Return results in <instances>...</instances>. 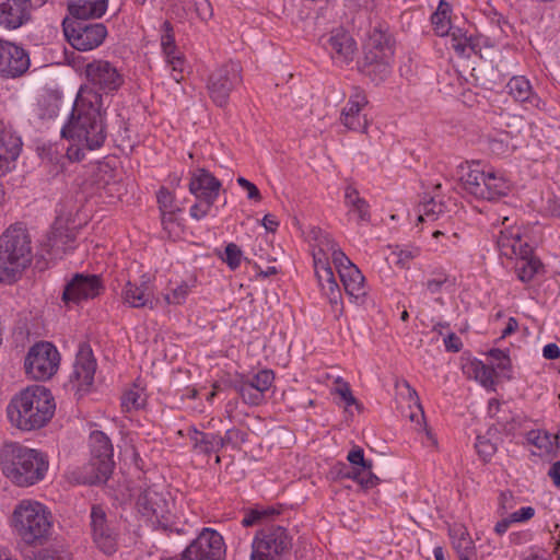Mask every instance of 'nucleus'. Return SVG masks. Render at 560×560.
<instances>
[{"mask_svg": "<svg viewBox=\"0 0 560 560\" xmlns=\"http://www.w3.org/2000/svg\"><path fill=\"white\" fill-rule=\"evenodd\" d=\"M345 202L348 207L350 220H354L357 223L369 222V206L365 200L359 196L358 190L352 186H347L345 189Z\"/></svg>", "mask_w": 560, "mask_h": 560, "instance_id": "33", "label": "nucleus"}, {"mask_svg": "<svg viewBox=\"0 0 560 560\" xmlns=\"http://www.w3.org/2000/svg\"><path fill=\"white\" fill-rule=\"evenodd\" d=\"M444 211V206L433 198L423 200L418 208V220L422 221H434Z\"/></svg>", "mask_w": 560, "mask_h": 560, "instance_id": "44", "label": "nucleus"}, {"mask_svg": "<svg viewBox=\"0 0 560 560\" xmlns=\"http://www.w3.org/2000/svg\"><path fill=\"white\" fill-rule=\"evenodd\" d=\"M308 241L313 256L314 271L322 294L330 303L335 317H340L343 313V304L340 288L334 276L330 260L336 266L339 254H346L328 233L319 229L311 230Z\"/></svg>", "mask_w": 560, "mask_h": 560, "instance_id": "2", "label": "nucleus"}, {"mask_svg": "<svg viewBox=\"0 0 560 560\" xmlns=\"http://www.w3.org/2000/svg\"><path fill=\"white\" fill-rule=\"evenodd\" d=\"M91 443V483H104L113 472L115 463L113 459V445L109 438L102 431H93L90 435Z\"/></svg>", "mask_w": 560, "mask_h": 560, "instance_id": "10", "label": "nucleus"}, {"mask_svg": "<svg viewBox=\"0 0 560 560\" xmlns=\"http://www.w3.org/2000/svg\"><path fill=\"white\" fill-rule=\"evenodd\" d=\"M167 63L172 67L174 72H177L178 74H175L173 78L178 83L183 80L182 72L184 70V57L182 55H175L172 54L171 57H166Z\"/></svg>", "mask_w": 560, "mask_h": 560, "instance_id": "57", "label": "nucleus"}, {"mask_svg": "<svg viewBox=\"0 0 560 560\" xmlns=\"http://www.w3.org/2000/svg\"><path fill=\"white\" fill-rule=\"evenodd\" d=\"M31 18V0H0V25L18 28Z\"/></svg>", "mask_w": 560, "mask_h": 560, "instance_id": "26", "label": "nucleus"}, {"mask_svg": "<svg viewBox=\"0 0 560 560\" xmlns=\"http://www.w3.org/2000/svg\"><path fill=\"white\" fill-rule=\"evenodd\" d=\"M243 252L242 249L234 243H229L225 246L224 253H219V257L226 262L230 269L235 270L240 267L242 261Z\"/></svg>", "mask_w": 560, "mask_h": 560, "instance_id": "49", "label": "nucleus"}, {"mask_svg": "<svg viewBox=\"0 0 560 560\" xmlns=\"http://www.w3.org/2000/svg\"><path fill=\"white\" fill-rule=\"evenodd\" d=\"M522 560H550L546 551L540 548H529L523 555Z\"/></svg>", "mask_w": 560, "mask_h": 560, "instance_id": "61", "label": "nucleus"}, {"mask_svg": "<svg viewBox=\"0 0 560 560\" xmlns=\"http://www.w3.org/2000/svg\"><path fill=\"white\" fill-rule=\"evenodd\" d=\"M108 0H78L68 4L71 21H88L101 18L107 9Z\"/></svg>", "mask_w": 560, "mask_h": 560, "instance_id": "29", "label": "nucleus"}, {"mask_svg": "<svg viewBox=\"0 0 560 560\" xmlns=\"http://www.w3.org/2000/svg\"><path fill=\"white\" fill-rule=\"evenodd\" d=\"M475 446L483 460H489L495 453V445L483 436L477 438Z\"/></svg>", "mask_w": 560, "mask_h": 560, "instance_id": "52", "label": "nucleus"}, {"mask_svg": "<svg viewBox=\"0 0 560 560\" xmlns=\"http://www.w3.org/2000/svg\"><path fill=\"white\" fill-rule=\"evenodd\" d=\"M225 547L222 536L210 528H203L182 553V560H222Z\"/></svg>", "mask_w": 560, "mask_h": 560, "instance_id": "13", "label": "nucleus"}, {"mask_svg": "<svg viewBox=\"0 0 560 560\" xmlns=\"http://www.w3.org/2000/svg\"><path fill=\"white\" fill-rule=\"evenodd\" d=\"M452 7L444 0L439 2L435 12L431 16L433 30L439 36H446L451 31Z\"/></svg>", "mask_w": 560, "mask_h": 560, "instance_id": "41", "label": "nucleus"}, {"mask_svg": "<svg viewBox=\"0 0 560 560\" xmlns=\"http://www.w3.org/2000/svg\"><path fill=\"white\" fill-rule=\"evenodd\" d=\"M31 236L25 228L10 225L0 235V281L15 282L32 262Z\"/></svg>", "mask_w": 560, "mask_h": 560, "instance_id": "6", "label": "nucleus"}, {"mask_svg": "<svg viewBox=\"0 0 560 560\" xmlns=\"http://www.w3.org/2000/svg\"><path fill=\"white\" fill-rule=\"evenodd\" d=\"M350 301L363 305L368 296L365 278L347 255H340L335 266Z\"/></svg>", "mask_w": 560, "mask_h": 560, "instance_id": "14", "label": "nucleus"}, {"mask_svg": "<svg viewBox=\"0 0 560 560\" xmlns=\"http://www.w3.org/2000/svg\"><path fill=\"white\" fill-rule=\"evenodd\" d=\"M0 466L3 475L12 482L27 487L44 478L48 462L36 450L10 442L0 451Z\"/></svg>", "mask_w": 560, "mask_h": 560, "instance_id": "4", "label": "nucleus"}, {"mask_svg": "<svg viewBox=\"0 0 560 560\" xmlns=\"http://www.w3.org/2000/svg\"><path fill=\"white\" fill-rule=\"evenodd\" d=\"M542 355L545 359L556 360L560 357V348L553 342L547 343L542 348Z\"/></svg>", "mask_w": 560, "mask_h": 560, "instance_id": "64", "label": "nucleus"}, {"mask_svg": "<svg viewBox=\"0 0 560 560\" xmlns=\"http://www.w3.org/2000/svg\"><path fill=\"white\" fill-rule=\"evenodd\" d=\"M102 289L103 285L98 276L77 273L65 287L62 300L67 304H79L83 300L96 298Z\"/></svg>", "mask_w": 560, "mask_h": 560, "instance_id": "19", "label": "nucleus"}, {"mask_svg": "<svg viewBox=\"0 0 560 560\" xmlns=\"http://www.w3.org/2000/svg\"><path fill=\"white\" fill-rule=\"evenodd\" d=\"M387 260L400 268H406L420 255V248L410 244L389 245Z\"/></svg>", "mask_w": 560, "mask_h": 560, "instance_id": "39", "label": "nucleus"}, {"mask_svg": "<svg viewBox=\"0 0 560 560\" xmlns=\"http://www.w3.org/2000/svg\"><path fill=\"white\" fill-rule=\"evenodd\" d=\"M558 435L545 430H532L527 433V442L537 448L538 455H550L557 448Z\"/></svg>", "mask_w": 560, "mask_h": 560, "instance_id": "38", "label": "nucleus"}, {"mask_svg": "<svg viewBox=\"0 0 560 560\" xmlns=\"http://www.w3.org/2000/svg\"><path fill=\"white\" fill-rule=\"evenodd\" d=\"M324 46L336 65L343 66L353 60L355 43L343 30L331 32Z\"/></svg>", "mask_w": 560, "mask_h": 560, "instance_id": "23", "label": "nucleus"}, {"mask_svg": "<svg viewBox=\"0 0 560 560\" xmlns=\"http://www.w3.org/2000/svg\"><path fill=\"white\" fill-rule=\"evenodd\" d=\"M489 355L498 362V368L506 369L510 364V359L508 354L500 349H492L489 351Z\"/></svg>", "mask_w": 560, "mask_h": 560, "instance_id": "60", "label": "nucleus"}, {"mask_svg": "<svg viewBox=\"0 0 560 560\" xmlns=\"http://www.w3.org/2000/svg\"><path fill=\"white\" fill-rule=\"evenodd\" d=\"M103 101L94 91L83 90L78 93L68 122L61 129V136L72 141L67 150L71 161L80 162L84 149H100L106 139L102 115Z\"/></svg>", "mask_w": 560, "mask_h": 560, "instance_id": "1", "label": "nucleus"}, {"mask_svg": "<svg viewBox=\"0 0 560 560\" xmlns=\"http://www.w3.org/2000/svg\"><path fill=\"white\" fill-rule=\"evenodd\" d=\"M241 69L235 63H228L214 70L208 80V90L211 98L222 106L235 83L241 82Z\"/></svg>", "mask_w": 560, "mask_h": 560, "instance_id": "17", "label": "nucleus"}, {"mask_svg": "<svg viewBox=\"0 0 560 560\" xmlns=\"http://www.w3.org/2000/svg\"><path fill=\"white\" fill-rule=\"evenodd\" d=\"M158 202L161 210L162 223L166 224V215H170V220H175V214L179 211V208L174 205V198L167 189H160L158 192Z\"/></svg>", "mask_w": 560, "mask_h": 560, "instance_id": "43", "label": "nucleus"}, {"mask_svg": "<svg viewBox=\"0 0 560 560\" xmlns=\"http://www.w3.org/2000/svg\"><path fill=\"white\" fill-rule=\"evenodd\" d=\"M136 506L143 516L155 520V522L166 528V515L170 513L168 503L163 495L154 488L148 487L137 499Z\"/></svg>", "mask_w": 560, "mask_h": 560, "instance_id": "21", "label": "nucleus"}, {"mask_svg": "<svg viewBox=\"0 0 560 560\" xmlns=\"http://www.w3.org/2000/svg\"><path fill=\"white\" fill-rule=\"evenodd\" d=\"M58 364L57 349L49 342H38L28 350L24 368L32 378L45 381L56 373Z\"/></svg>", "mask_w": 560, "mask_h": 560, "instance_id": "11", "label": "nucleus"}, {"mask_svg": "<svg viewBox=\"0 0 560 560\" xmlns=\"http://www.w3.org/2000/svg\"><path fill=\"white\" fill-rule=\"evenodd\" d=\"M536 511L533 506H522L518 510L506 514L510 518V522L513 524H521L529 521L534 517Z\"/></svg>", "mask_w": 560, "mask_h": 560, "instance_id": "53", "label": "nucleus"}, {"mask_svg": "<svg viewBox=\"0 0 560 560\" xmlns=\"http://www.w3.org/2000/svg\"><path fill=\"white\" fill-rule=\"evenodd\" d=\"M394 48L390 38L383 32L374 31L365 45L363 72L380 83L392 72Z\"/></svg>", "mask_w": 560, "mask_h": 560, "instance_id": "8", "label": "nucleus"}, {"mask_svg": "<svg viewBox=\"0 0 560 560\" xmlns=\"http://www.w3.org/2000/svg\"><path fill=\"white\" fill-rule=\"evenodd\" d=\"M54 397L42 386H28L15 395L8 408L12 425L23 431L43 428L55 413Z\"/></svg>", "mask_w": 560, "mask_h": 560, "instance_id": "3", "label": "nucleus"}, {"mask_svg": "<svg viewBox=\"0 0 560 560\" xmlns=\"http://www.w3.org/2000/svg\"><path fill=\"white\" fill-rule=\"evenodd\" d=\"M92 537L100 550L105 555H113L117 550V533L110 526L106 513L101 505L91 509Z\"/></svg>", "mask_w": 560, "mask_h": 560, "instance_id": "18", "label": "nucleus"}, {"mask_svg": "<svg viewBox=\"0 0 560 560\" xmlns=\"http://www.w3.org/2000/svg\"><path fill=\"white\" fill-rule=\"evenodd\" d=\"M220 183L209 173L201 172L190 179L189 190L197 198L214 200L218 196Z\"/></svg>", "mask_w": 560, "mask_h": 560, "instance_id": "32", "label": "nucleus"}, {"mask_svg": "<svg viewBox=\"0 0 560 560\" xmlns=\"http://www.w3.org/2000/svg\"><path fill=\"white\" fill-rule=\"evenodd\" d=\"M194 4L201 21L208 22L213 16V9L209 0H194Z\"/></svg>", "mask_w": 560, "mask_h": 560, "instance_id": "55", "label": "nucleus"}, {"mask_svg": "<svg viewBox=\"0 0 560 560\" xmlns=\"http://www.w3.org/2000/svg\"><path fill=\"white\" fill-rule=\"evenodd\" d=\"M31 66L28 52L21 46L7 42L5 58L0 67L3 78H20L27 72Z\"/></svg>", "mask_w": 560, "mask_h": 560, "instance_id": "24", "label": "nucleus"}, {"mask_svg": "<svg viewBox=\"0 0 560 560\" xmlns=\"http://www.w3.org/2000/svg\"><path fill=\"white\" fill-rule=\"evenodd\" d=\"M85 74L89 85L81 88L79 92L94 91L102 97V93H112L122 84V77L117 69L105 60H94L88 63Z\"/></svg>", "mask_w": 560, "mask_h": 560, "instance_id": "12", "label": "nucleus"}, {"mask_svg": "<svg viewBox=\"0 0 560 560\" xmlns=\"http://www.w3.org/2000/svg\"><path fill=\"white\" fill-rule=\"evenodd\" d=\"M450 537L459 560H471L475 555V544L467 528L462 524H454L450 527Z\"/></svg>", "mask_w": 560, "mask_h": 560, "instance_id": "31", "label": "nucleus"}, {"mask_svg": "<svg viewBox=\"0 0 560 560\" xmlns=\"http://www.w3.org/2000/svg\"><path fill=\"white\" fill-rule=\"evenodd\" d=\"M273 382V373L269 370H261L248 382L247 381V395L249 400L247 404L258 405L262 395L268 390Z\"/></svg>", "mask_w": 560, "mask_h": 560, "instance_id": "35", "label": "nucleus"}, {"mask_svg": "<svg viewBox=\"0 0 560 560\" xmlns=\"http://www.w3.org/2000/svg\"><path fill=\"white\" fill-rule=\"evenodd\" d=\"M497 245L500 254L513 259L518 255H527L532 247L522 236V230L516 225H509L499 231Z\"/></svg>", "mask_w": 560, "mask_h": 560, "instance_id": "22", "label": "nucleus"}, {"mask_svg": "<svg viewBox=\"0 0 560 560\" xmlns=\"http://www.w3.org/2000/svg\"><path fill=\"white\" fill-rule=\"evenodd\" d=\"M96 371V361L90 346L83 343L77 354L70 382L79 392H88L93 384Z\"/></svg>", "mask_w": 560, "mask_h": 560, "instance_id": "20", "label": "nucleus"}, {"mask_svg": "<svg viewBox=\"0 0 560 560\" xmlns=\"http://www.w3.org/2000/svg\"><path fill=\"white\" fill-rule=\"evenodd\" d=\"M199 201L196 202L191 208H190V215L194 218V219H201L203 218L205 215H207V213L209 212L210 208H211V205L213 203L214 200H208V199H201V198H198Z\"/></svg>", "mask_w": 560, "mask_h": 560, "instance_id": "56", "label": "nucleus"}, {"mask_svg": "<svg viewBox=\"0 0 560 560\" xmlns=\"http://www.w3.org/2000/svg\"><path fill=\"white\" fill-rule=\"evenodd\" d=\"M250 560H277V556L287 548L285 532L278 528L260 530L252 544Z\"/></svg>", "mask_w": 560, "mask_h": 560, "instance_id": "16", "label": "nucleus"}, {"mask_svg": "<svg viewBox=\"0 0 560 560\" xmlns=\"http://www.w3.org/2000/svg\"><path fill=\"white\" fill-rule=\"evenodd\" d=\"M455 177L476 198L494 200L508 196L512 189V182L503 171L487 168L480 162L460 163L456 167Z\"/></svg>", "mask_w": 560, "mask_h": 560, "instance_id": "5", "label": "nucleus"}, {"mask_svg": "<svg viewBox=\"0 0 560 560\" xmlns=\"http://www.w3.org/2000/svg\"><path fill=\"white\" fill-rule=\"evenodd\" d=\"M187 435L194 442V447L205 454L217 452L220 445H224L223 439H218L213 434L200 432L191 427L188 428Z\"/></svg>", "mask_w": 560, "mask_h": 560, "instance_id": "40", "label": "nucleus"}, {"mask_svg": "<svg viewBox=\"0 0 560 560\" xmlns=\"http://www.w3.org/2000/svg\"><path fill=\"white\" fill-rule=\"evenodd\" d=\"M33 560H72V557L66 550L44 549Z\"/></svg>", "mask_w": 560, "mask_h": 560, "instance_id": "51", "label": "nucleus"}, {"mask_svg": "<svg viewBox=\"0 0 560 560\" xmlns=\"http://www.w3.org/2000/svg\"><path fill=\"white\" fill-rule=\"evenodd\" d=\"M476 381L483 387H492L494 384L493 369L487 366L481 361L471 363Z\"/></svg>", "mask_w": 560, "mask_h": 560, "instance_id": "48", "label": "nucleus"}, {"mask_svg": "<svg viewBox=\"0 0 560 560\" xmlns=\"http://www.w3.org/2000/svg\"><path fill=\"white\" fill-rule=\"evenodd\" d=\"M444 346L447 350L457 352L462 348V341L455 334H450L444 338Z\"/></svg>", "mask_w": 560, "mask_h": 560, "instance_id": "63", "label": "nucleus"}, {"mask_svg": "<svg viewBox=\"0 0 560 560\" xmlns=\"http://www.w3.org/2000/svg\"><path fill=\"white\" fill-rule=\"evenodd\" d=\"M74 238L75 234L68 229H65L62 220L57 219L49 233L48 242L51 248H62L66 250V246L72 243Z\"/></svg>", "mask_w": 560, "mask_h": 560, "instance_id": "42", "label": "nucleus"}, {"mask_svg": "<svg viewBox=\"0 0 560 560\" xmlns=\"http://www.w3.org/2000/svg\"><path fill=\"white\" fill-rule=\"evenodd\" d=\"M257 224L261 225L266 232L273 233L279 226V221L273 214L267 213L264 215L261 221L257 220Z\"/></svg>", "mask_w": 560, "mask_h": 560, "instance_id": "58", "label": "nucleus"}, {"mask_svg": "<svg viewBox=\"0 0 560 560\" xmlns=\"http://www.w3.org/2000/svg\"><path fill=\"white\" fill-rule=\"evenodd\" d=\"M21 145V139L0 125V174L10 170V164L20 154Z\"/></svg>", "mask_w": 560, "mask_h": 560, "instance_id": "28", "label": "nucleus"}, {"mask_svg": "<svg viewBox=\"0 0 560 560\" xmlns=\"http://www.w3.org/2000/svg\"><path fill=\"white\" fill-rule=\"evenodd\" d=\"M62 28L69 44L80 51L98 47L107 35V30L103 23L71 21L70 18L63 19Z\"/></svg>", "mask_w": 560, "mask_h": 560, "instance_id": "9", "label": "nucleus"}, {"mask_svg": "<svg viewBox=\"0 0 560 560\" xmlns=\"http://www.w3.org/2000/svg\"><path fill=\"white\" fill-rule=\"evenodd\" d=\"M331 393L338 395L346 407L357 404V399L352 394L349 383L340 376L334 378Z\"/></svg>", "mask_w": 560, "mask_h": 560, "instance_id": "47", "label": "nucleus"}, {"mask_svg": "<svg viewBox=\"0 0 560 560\" xmlns=\"http://www.w3.org/2000/svg\"><path fill=\"white\" fill-rule=\"evenodd\" d=\"M506 88L509 94L517 102L536 108H540L544 105L540 97L533 92L530 82L523 75L511 78Z\"/></svg>", "mask_w": 560, "mask_h": 560, "instance_id": "30", "label": "nucleus"}, {"mask_svg": "<svg viewBox=\"0 0 560 560\" xmlns=\"http://www.w3.org/2000/svg\"><path fill=\"white\" fill-rule=\"evenodd\" d=\"M504 404H501L498 399L492 398L488 401V415L491 418H498L500 420H505V418H500L499 413L502 411Z\"/></svg>", "mask_w": 560, "mask_h": 560, "instance_id": "62", "label": "nucleus"}, {"mask_svg": "<svg viewBox=\"0 0 560 560\" xmlns=\"http://www.w3.org/2000/svg\"><path fill=\"white\" fill-rule=\"evenodd\" d=\"M188 291V284L182 283L175 289H173L171 294L165 295V301L167 304H180L186 299Z\"/></svg>", "mask_w": 560, "mask_h": 560, "instance_id": "54", "label": "nucleus"}, {"mask_svg": "<svg viewBox=\"0 0 560 560\" xmlns=\"http://www.w3.org/2000/svg\"><path fill=\"white\" fill-rule=\"evenodd\" d=\"M368 104L365 93L359 88H353L341 110V124L349 130L365 132L369 126V119L365 113Z\"/></svg>", "mask_w": 560, "mask_h": 560, "instance_id": "15", "label": "nucleus"}, {"mask_svg": "<svg viewBox=\"0 0 560 560\" xmlns=\"http://www.w3.org/2000/svg\"><path fill=\"white\" fill-rule=\"evenodd\" d=\"M163 35L161 37V45L165 57H171L176 51L174 30L168 21H165L162 25Z\"/></svg>", "mask_w": 560, "mask_h": 560, "instance_id": "50", "label": "nucleus"}, {"mask_svg": "<svg viewBox=\"0 0 560 560\" xmlns=\"http://www.w3.org/2000/svg\"><path fill=\"white\" fill-rule=\"evenodd\" d=\"M448 278L444 272L433 273L428 277L422 283V298L432 299L434 302L439 304H443V299L441 296L442 291L448 284Z\"/></svg>", "mask_w": 560, "mask_h": 560, "instance_id": "37", "label": "nucleus"}, {"mask_svg": "<svg viewBox=\"0 0 560 560\" xmlns=\"http://www.w3.org/2000/svg\"><path fill=\"white\" fill-rule=\"evenodd\" d=\"M12 525L26 544H34L40 540L50 528L45 506L28 500L21 501L14 509Z\"/></svg>", "mask_w": 560, "mask_h": 560, "instance_id": "7", "label": "nucleus"}, {"mask_svg": "<svg viewBox=\"0 0 560 560\" xmlns=\"http://www.w3.org/2000/svg\"><path fill=\"white\" fill-rule=\"evenodd\" d=\"M347 459L352 466L351 471L347 474L348 478L365 487H372L376 483L377 478L372 472L373 463L365 458L362 447L353 446L349 451Z\"/></svg>", "mask_w": 560, "mask_h": 560, "instance_id": "25", "label": "nucleus"}, {"mask_svg": "<svg viewBox=\"0 0 560 560\" xmlns=\"http://www.w3.org/2000/svg\"><path fill=\"white\" fill-rule=\"evenodd\" d=\"M150 277L142 276V281L138 285L128 281L125 284L122 290V300L130 307L139 308V307H149L150 310L154 308L153 300L151 299L150 293Z\"/></svg>", "mask_w": 560, "mask_h": 560, "instance_id": "27", "label": "nucleus"}, {"mask_svg": "<svg viewBox=\"0 0 560 560\" xmlns=\"http://www.w3.org/2000/svg\"><path fill=\"white\" fill-rule=\"evenodd\" d=\"M451 35L450 45L460 57H469L474 51L470 38L462 33L460 30H455Z\"/></svg>", "mask_w": 560, "mask_h": 560, "instance_id": "45", "label": "nucleus"}, {"mask_svg": "<svg viewBox=\"0 0 560 560\" xmlns=\"http://www.w3.org/2000/svg\"><path fill=\"white\" fill-rule=\"evenodd\" d=\"M405 387L407 388L411 401H413L419 408L420 413H412L410 416V419L412 422L417 423V430L424 434V440L422 441V443L428 447H435L438 445V440L432 433V431L427 427V423L424 421V413L421 408L417 392L408 383H405Z\"/></svg>", "mask_w": 560, "mask_h": 560, "instance_id": "36", "label": "nucleus"}, {"mask_svg": "<svg viewBox=\"0 0 560 560\" xmlns=\"http://www.w3.org/2000/svg\"><path fill=\"white\" fill-rule=\"evenodd\" d=\"M513 259H515V273L522 282L532 281L542 269V264L533 255V249L527 255H518Z\"/></svg>", "mask_w": 560, "mask_h": 560, "instance_id": "34", "label": "nucleus"}, {"mask_svg": "<svg viewBox=\"0 0 560 560\" xmlns=\"http://www.w3.org/2000/svg\"><path fill=\"white\" fill-rule=\"evenodd\" d=\"M272 513H273V510H270V509H264V508L252 509L249 512H247L246 524L248 526V525L255 523L256 521H259Z\"/></svg>", "mask_w": 560, "mask_h": 560, "instance_id": "59", "label": "nucleus"}, {"mask_svg": "<svg viewBox=\"0 0 560 560\" xmlns=\"http://www.w3.org/2000/svg\"><path fill=\"white\" fill-rule=\"evenodd\" d=\"M145 404V397L139 388L126 392L121 397V407L126 412L138 410Z\"/></svg>", "mask_w": 560, "mask_h": 560, "instance_id": "46", "label": "nucleus"}]
</instances>
